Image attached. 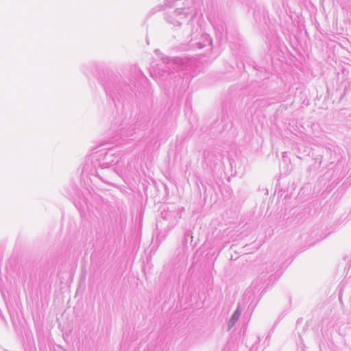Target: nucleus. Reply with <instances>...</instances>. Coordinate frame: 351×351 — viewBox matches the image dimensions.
<instances>
[{"mask_svg": "<svg viewBox=\"0 0 351 351\" xmlns=\"http://www.w3.org/2000/svg\"><path fill=\"white\" fill-rule=\"evenodd\" d=\"M100 83L108 100L116 108L114 127L117 136L121 138L132 137L136 130L146 127L148 121L146 115L138 113L132 117L130 114L134 96L137 97L131 83H128L121 75L112 71L108 72L101 78Z\"/></svg>", "mask_w": 351, "mask_h": 351, "instance_id": "obj_1", "label": "nucleus"}, {"mask_svg": "<svg viewBox=\"0 0 351 351\" xmlns=\"http://www.w3.org/2000/svg\"><path fill=\"white\" fill-rule=\"evenodd\" d=\"M119 156L116 154L113 149L109 150L101 149L93 153L84 165V169L92 175L99 177L103 182H109L104 179L97 171L98 168L106 169L115 165L119 161Z\"/></svg>", "mask_w": 351, "mask_h": 351, "instance_id": "obj_2", "label": "nucleus"}, {"mask_svg": "<svg viewBox=\"0 0 351 351\" xmlns=\"http://www.w3.org/2000/svg\"><path fill=\"white\" fill-rule=\"evenodd\" d=\"M97 65L95 62H88L81 66L82 72L87 77L94 74Z\"/></svg>", "mask_w": 351, "mask_h": 351, "instance_id": "obj_3", "label": "nucleus"}, {"mask_svg": "<svg viewBox=\"0 0 351 351\" xmlns=\"http://www.w3.org/2000/svg\"><path fill=\"white\" fill-rule=\"evenodd\" d=\"M239 316H240V309L239 307L235 311V312L234 313V314L232 315V316L231 317V319L230 321L231 323V325H233L238 320Z\"/></svg>", "mask_w": 351, "mask_h": 351, "instance_id": "obj_4", "label": "nucleus"}, {"mask_svg": "<svg viewBox=\"0 0 351 351\" xmlns=\"http://www.w3.org/2000/svg\"><path fill=\"white\" fill-rule=\"evenodd\" d=\"M146 41H147V43L149 45V39L147 38H146Z\"/></svg>", "mask_w": 351, "mask_h": 351, "instance_id": "obj_5", "label": "nucleus"}, {"mask_svg": "<svg viewBox=\"0 0 351 351\" xmlns=\"http://www.w3.org/2000/svg\"><path fill=\"white\" fill-rule=\"evenodd\" d=\"M150 75H151V77H154V75H153V74H152V71H150Z\"/></svg>", "mask_w": 351, "mask_h": 351, "instance_id": "obj_6", "label": "nucleus"}, {"mask_svg": "<svg viewBox=\"0 0 351 351\" xmlns=\"http://www.w3.org/2000/svg\"><path fill=\"white\" fill-rule=\"evenodd\" d=\"M150 16H151V13H149V14H148L147 18V19H148V18H149V17H150Z\"/></svg>", "mask_w": 351, "mask_h": 351, "instance_id": "obj_7", "label": "nucleus"}, {"mask_svg": "<svg viewBox=\"0 0 351 351\" xmlns=\"http://www.w3.org/2000/svg\"><path fill=\"white\" fill-rule=\"evenodd\" d=\"M154 241V234L152 237V243Z\"/></svg>", "mask_w": 351, "mask_h": 351, "instance_id": "obj_8", "label": "nucleus"}]
</instances>
